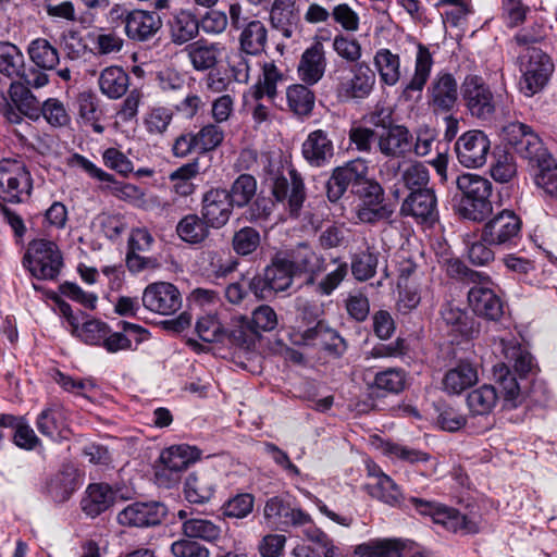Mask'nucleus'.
<instances>
[{
	"label": "nucleus",
	"mask_w": 557,
	"mask_h": 557,
	"mask_svg": "<svg viewBox=\"0 0 557 557\" xmlns=\"http://www.w3.org/2000/svg\"><path fill=\"white\" fill-rule=\"evenodd\" d=\"M448 274L474 284L468 292V301L474 313L494 321L503 315L504 306L500 298L493 289L481 284L487 278L486 275L469 269L459 260H454L448 264Z\"/></svg>",
	"instance_id": "nucleus-1"
},
{
	"label": "nucleus",
	"mask_w": 557,
	"mask_h": 557,
	"mask_svg": "<svg viewBox=\"0 0 557 557\" xmlns=\"http://www.w3.org/2000/svg\"><path fill=\"white\" fill-rule=\"evenodd\" d=\"M333 82L336 97L344 102L362 101L374 90L376 77L366 63L348 65L337 64L329 74Z\"/></svg>",
	"instance_id": "nucleus-2"
},
{
	"label": "nucleus",
	"mask_w": 557,
	"mask_h": 557,
	"mask_svg": "<svg viewBox=\"0 0 557 557\" xmlns=\"http://www.w3.org/2000/svg\"><path fill=\"white\" fill-rule=\"evenodd\" d=\"M456 186L462 194L458 212L466 219L481 222L493 212L491 201L492 183L478 174L465 173L456 178Z\"/></svg>",
	"instance_id": "nucleus-3"
},
{
	"label": "nucleus",
	"mask_w": 557,
	"mask_h": 557,
	"mask_svg": "<svg viewBox=\"0 0 557 557\" xmlns=\"http://www.w3.org/2000/svg\"><path fill=\"white\" fill-rule=\"evenodd\" d=\"M352 194L360 200L356 216L361 223L374 224L389 219L394 212L393 207L385 202L383 187L367 174L354 183Z\"/></svg>",
	"instance_id": "nucleus-4"
},
{
	"label": "nucleus",
	"mask_w": 557,
	"mask_h": 557,
	"mask_svg": "<svg viewBox=\"0 0 557 557\" xmlns=\"http://www.w3.org/2000/svg\"><path fill=\"white\" fill-rule=\"evenodd\" d=\"M33 178L25 162L20 158L0 160V201L22 203L29 199Z\"/></svg>",
	"instance_id": "nucleus-5"
},
{
	"label": "nucleus",
	"mask_w": 557,
	"mask_h": 557,
	"mask_svg": "<svg viewBox=\"0 0 557 557\" xmlns=\"http://www.w3.org/2000/svg\"><path fill=\"white\" fill-rule=\"evenodd\" d=\"M23 263L36 278L54 280L63 260L54 242L40 238L29 243Z\"/></svg>",
	"instance_id": "nucleus-6"
},
{
	"label": "nucleus",
	"mask_w": 557,
	"mask_h": 557,
	"mask_svg": "<svg viewBox=\"0 0 557 557\" xmlns=\"http://www.w3.org/2000/svg\"><path fill=\"white\" fill-rule=\"evenodd\" d=\"M520 59L521 78L519 87L527 97H532L547 84L554 71V65L550 58L535 47H528Z\"/></svg>",
	"instance_id": "nucleus-7"
},
{
	"label": "nucleus",
	"mask_w": 557,
	"mask_h": 557,
	"mask_svg": "<svg viewBox=\"0 0 557 557\" xmlns=\"http://www.w3.org/2000/svg\"><path fill=\"white\" fill-rule=\"evenodd\" d=\"M522 222L511 210H503L488 220L482 230L481 239L490 246L510 248L521 238Z\"/></svg>",
	"instance_id": "nucleus-8"
},
{
	"label": "nucleus",
	"mask_w": 557,
	"mask_h": 557,
	"mask_svg": "<svg viewBox=\"0 0 557 557\" xmlns=\"http://www.w3.org/2000/svg\"><path fill=\"white\" fill-rule=\"evenodd\" d=\"M461 96L470 114L480 120H490L496 109L495 97L479 75H467L461 84Z\"/></svg>",
	"instance_id": "nucleus-9"
},
{
	"label": "nucleus",
	"mask_w": 557,
	"mask_h": 557,
	"mask_svg": "<svg viewBox=\"0 0 557 557\" xmlns=\"http://www.w3.org/2000/svg\"><path fill=\"white\" fill-rule=\"evenodd\" d=\"M491 150L487 135L479 129L468 131L455 144L458 162L468 169L481 168L486 163Z\"/></svg>",
	"instance_id": "nucleus-10"
},
{
	"label": "nucleus",
	"mask_w": 557,
	"mask_h": 557,
	"mask_svg": "<svg viewBox=\"0 0 557 557\" xmlns=\"http://www.w3.org/2000/svg\"><path fill=\"white\" fill-rule=\"evenodd\" d=\"M263 518L268 525L280 531L292 527H305L311 517L300 508L293 507L281 496L270 497L263 508Z\"/></svg>",
	"instance_id": "nucleus-11"
},
{
	"label": "nucleus",
	"mask_w": 557,
	"mask_h": 557,
	"mask_svg": "<svg viewBox=\"0 0 557 557\" xmlns=\"http://www.w3.org/2000/svg\"><path fill=\"white\" fill-rule=\"evenodd\" d=\"M143 306L153 313L170 315L182 307V296L175 285L169 282L149 284L143 293Z\"/></svg>",
	"instance_id": "nucleus-12"
},
{
	"label": "nucleus",
	"mask_w": 557,
	"mask_h": 557,
	"mask_svg": "<svg viewBox=\"0 0 557 557\" xmlns=\"http://www.w3.org/2000/svg\"><path fill=\"white\" fill-rule=\"evenodd\" d=\"M272 195L277 202L286 203L292 215L297 216L306 200V187L301 175L288 170V176L276 175L272 184Z\"/></svg>",
	"instance_id": "nucleus-13"
},
{
	"label": "nucleus",
	"mask_w": 557,
	"mask_h": 557,
	"mask_svg": "<svg viewBox=\"0 0 557 557\" xmlns=\"http://www.w3.org/2000/svg\"><path fill=\"white\" fill-rule=\"evenodd\" d=\"M166 508L158 502L133 503L117 513V522L126 527L149 528L160 524Z\"/></svg>",
	"instance_id": "nucleus-14"
},
{
	"label": "nucleus",
	"mask_w": 557,
	"mask_h": 557,
	"mask_svg": "<svg viewBox=\"0 0 557 557\" xmlns=\"http://www.w3.org/2000/svg\"><path fill=\"white\" fill-rule=\"evenodd\" d=\"M377 150L389 159H404L412 152L413 136L405 125L396 124L376 135Z\"/></svg>",
	"instance_id": "nucleus-15"
},
{
	"label": "nucleus",
	"mask_w": 557,
	"mask_h": 557,
	"mask_svg": "<svg viewBox=\"0 0 557 557\" xmlns=\"http://www.w3.org/2000/svg\"><path fill=\"white\" fill-rule=\"evenodd\" d=\"M234 203L223 188H211L202 197L201 215L212 228H221L228 222Z\"/></svg>",
	"instance_id": "nucleus-16"
},
{
	"label": "nucleus",
	"mask_w": 557,
	"mask_h": 557,
	"mask_svg": "<svg viewBox=\"0 0 557 557\" xmlns=\"http://www.w3.org/2000/svg\"><path fill=\"white\" fill-rule=\"evenodd\" d=\"M153 242L154 239L147 228L138 227L132 230L126 253V267L131 272L137 273L145 269H154L158 267L157 259L140 255L149 251Z\"/></svg>",
	"instance_id": "nucleus-17"
},
{
	"label": "nucleus",
	"mask_w": 557,
	"mask_h": 557,
	"mask_svg": "<svg viewBox=\"0 0 557 557\" xmlns=\"http://www.w3.org/2000/svg\"><path fill=\"white\" fill-rule=\"evenodd\" d=\"M368 174V165L364 161L357 159L349 161L344 166L336 168L326 184V195L330 201H337L347 188H352L357 178Z\"/></svg>",
	"instance_id": "nucleus-18"
},
{
	"label": "nucleus",
	"mask_w": 557,
	"mask_h": 557,
	"mask_svg": "<svg viewBox=\"0 0 557 557\" xmlns=\"http://www.w3.org/2000/svg\"><path fill=\"white\" fill-rule=\"evenodd\" d=\"M161 27V17L156 12L131 10L124 32L128 39L144 42L151 39Z\"/></svg>",
	"instance_id": "nucleus-19"
},
{
	"label": "nucleus",
	"mask_w": 557,
	"mask_h": 557,
	"mask_svg": "<svg viewBox=\"0 0 557 557\" xmlns=\"http://www.w3.org/2000/svg\"><path fill=\"white\" fill-rule=\"evenodd\" d=\"M401 213L411 215L421 222H434L437 219V201L433 189H417L409 194L401 206Z\"/></svg>",
	"instance_id": "nucleus-20"
},
{
	"label": "nucleus",
	"mask_w": 557,
	"mask_h": 557,
	"mask_svg": "<svg viewBox=\"0 0 557 557\" xmlns=\"http://www.w3.org/2000/svg\"><path fill=\"white\" fill-rule=\"evenodd\" d=\"M304 159L315 168L324 166L334 157V145L327 132L315 129L307 136L301 146Z\"/></svg>",
	"instance_id": "nucleus-21"
},
{
	"label": "nucleus",
	"mask_w": 557,
	"mask_h": 557,
	"mask_svg": "<svg viewBox=\"0 0 557 557\" xmlns=\"http://www.w3.org/2000/svg\"><path fill=\"white\" fill-rule=\"evenodd\" d=\"M325 69L324 47L320 41H315L302 52L297 66L298 76L305 84L315 85L324 76Z\"/></svg>",
	"instance_id": "nucleus-22"
},
{
	"label": "nucleus",
	"mask_w": 557,
	"mask_h": 557,
	"mask_svg": "<svg viewBox=\"0 0 557 557\" xmlns=\"http://www.w3.org/2000/svg\"><path fill=\"white\" fill-rule=\"evenodd\" d=\"M429 92L430 103L436 111L449 112L458 99V85L450 73L441 72L431 83Z\"/></svg>",
	"instance_id": "nucleus-23"
},
{
	"label": "nucleus",
	"mask_w": 557,
	"mask_h": 557,
	"mask_svg": "<svg viewBox=\"0 0 557 557\" xmlns=\"http://www.w3.org/2000/svg\"><path fill=\"white\" fill-rule=\"evenodd\" d=\"M297 0H273L270 10L272 26L285 38L299 33V10Z\"/></svg>",
	"instance_id": "nucleus-24"
},
{
	"label": "nucleus",
	"mask_w": 557,
	"mask_h": 557,
	"mask_svg": "<svg viewBox=\"0 0 557 557\" xmlns=\"http://www.w3.org/2000/svg\"><path fill=\"white\" fill-rule=\"evenodd\" d=\"M433 63V57L429 48L419 44L414 59L413 74L401 90L400 96L404 100H411L414 92H422L430 78Z\"/></svg>",
	"instance_id": "nucleus-25"
},
{
	"label": "nucleus",
	"mask_w": 557,
	"mask_h": 557,
	"mask_svg": "<svg viewBox=\"0 0 557 557\" xmlns=\"http://www.w3.org/2000/svg\"><path fill=\"white\" fill-rule=\"evenodd\" d=\"M225 332V339L244 351L253 350L260 338V333L252 326L250 320L244 315L232 318L231 326Z\"/></svg>",
	"instance_id": "nucleus-26"
},
{
	"label": "nucleus",
	"mask_w": 557,
	"mask_h": 557,
	"mask_svg": "<svg viewBox=\"0 0 557 557\" xmlns=\"http://www.w3.org/2000/svg\"><path fill=\"white\" fill-rule=\"evenodd\" d=\"M115 500V493L106 483L89 484L86 490V495L82 499L81 505L83 511L95 518L110 508Z\"/></svg>",
	"instance_id": "nucleus-27"
},
{
	"label": "nucleus",
	"mask_w": 557,
	"mask_h": 557,
	"mask_svg": "<svg viewBox=\"0 0 557 557\" xmlns=\"http://www.w3.org/2000/svg\"><path fill=\"white\" fill-rule=\"evenodd\" d=\"M478 380L475 367L468 361H461L445 373L443 387L448 394L458 395L474 385Z\"/></svg>",
	"instance_id": "nucleus-28"
},
{
	"label": "nucleus",
	"mask_w": 557,
	"mask_h": 557,
	"mask_svg": "<svg viewBox=\"0 0 557 557\" xmlns=\"http://www.w3.org/2000/svg\"><path fill=\"white\" fill-rule=\"evenodd\" d=\"M373 65L380 82L388 87L396 86L401 78V61L397 53L387 48L379 49L373 57Z\"/></svg>",
	"instance_id": "nucleus-29"
},
{
	"label": "nucleus",
	"mask_w": 557,
	"mask_h": 557,
	"mask_svg": "<svg viewBox=\"0 0 557 557\" xmlns=\"http://www.w3.org/2000/svg\"><path fill=\"white\" fill-rule=\"evenodd\" d=\"M283 81L284 74L274 62L264 63L261 75L250 88L252 99L260 101L267 97L270 101H273L277 96V84Z\"/></svg>",
	"instance_id": "nucleus-30"
},
{
	"label": "nucleus",
	"mask_w": 557,
	"mask_h": 557,
	"mask_svg": "<svg viewBox=\"0 0 557 557\" xmlns=\"http://www.w3.org/2000/svg\"><path fill=\"white\" fill-rule=\"evenodd\" d=\"M100 91L109 99H120L129 87V75L117 65L103 69L98 78Z\"/></svg>",
	"instance_id": "nucleus-31"
},
{
	"label": "nucleus",
	"mask_w": 557,
	"mask_h": 557,
	"mask_svg": "<svg viewBox=\"0 0 557 557\" xmlns=\"http://www.w3.org/2000/svg\"><path fill=\"white\" fill-rule=\"evenodd\" d=\"M432 520L434 523L443 525L448 531H460L466 534L479 532V527L475 521L461 515L457 509L441 504H438L434 511Z\"/></svg>",
	"instance_id": "nucleus-32"
},
{
	"label": "nucleus",
	"mask_w": 557,
	"mask_h": 557,
	"mask_svg": "<svg viewBox=\"0 0 557 557\" xmlns=\"http://www.w3.org/2000/svg\"><path fill=\"white\" fill-rule=\"evenodd\" d=\"M171 39L176 45H183L194 39L199 33L197 17L187 10H181L169 22Z\"/></svg>",
	"instance_id": "nucleus-33"
},
{
	"label": "nucleus",
	"mask_w": 557,
	"mask_h": 557,
	"mask_svg": "<svg viewBox=\"0 0 557 557\" xmlns=\"http://www.w3.org/2000/svg\"><path fill=\"white\" fill-rule=\"evenodd\" d=\"M443 322L450 327L451 333L461 337H472L476 334L475 321L463 310L451 304L445 305L441 310Z\"/></svg>",
	"instance_id": "nucleus-34"
},
{
	"label": "nucleus",
	"mask_w": 557,
	"mask_h": 557,
	"mask_svg": "<svg viewBox=\"0 0 557 557\" xmlns=\"http://www.w3.org/2000/svg\"><path fill=\"white\" fill-rule=\"evenodd\" d=\"M239 30L238 40L240 50L250 55H257L263 51L267 45L268 30L260 20H251L249 24H246V26Z\"/></svg>",
	"instance_id": "nucleus-35"
},
{
	"label": "nucleus",
	"mask_w": 557,
	"mask_h": 557,
	"mask_svg": "<svg viewBox=\"0 0 557 557\" xmlns=\"http://www.w3.org/2000/svg\"><path fill=\"white\" fill-rule=\"evenodd\" d=\"M77 488V470L72 465H64L51 479L48 490L58 503L66 502Z\"/></svg>",
	"instance_id": "nucleus-36"
},
{
	"label": "nucleus",
	"mask_w": 557,
	"mask_h": 557,
	"mask_svg": "<svg viewBox=\"0 0 557 557\" xmlns=\"http://www.w3.org/2000/svg\"><path fill=\"white\" fill-rule=\"evenodd\" d=\"M199 458V449L183 444L164 449L160 455V465L183 473L190 463Z\"/></svg>",
	"instance_id": "nucleus-37"
},
{
	"label": "nucleus",
	"mask_w": 557,
	"mask_h": 557,
	"mask_svg": "<svg viewBox=\"0 0 557 557\" xmlns=\"http://www.w3.org/2000/svg\"><path fill=\"white\" fill-rule=\"evenodd\" d=\"M211 225L197 214H187L176 225L177 236L190 245L201 244L209 236Z\"/></svg>",
	"instance_id": "nucleus-38"
},
{
	"label": "nucleus",
	"mask_w": 557,
	"mask_h": 557,
	"mask_svg": "<svg viewBox=\"0 0 557 557\" xmlns=\"http://www.w3.org/2000/svg\"><path fill=\"white\" fill-rule=\"evenodd\" d=\"M307 84H294L286 89V99L289 110L298 116L311 114L315 96Z\"/></svg>",
	"instance_id": "nucleus-39"
},
{
	"label": "nucleus",
	"mask_w": 557,
	"mask_h": 557,
	"mask_svg": "<svg viewBox=\"0 0 557 557\" xmlns=\"http://www.w3.org/2000/svg\"><path fill=\"white\" fill-rule=\"evenodd\" d=\"M404 544L396 539H375L356 547L359 557H403Z\"/></svg>",
	"instance_id": "nucleus-40"
},
{
	"label": "nucleus",
	"mask_w": 557,
	"mask_h": 557,
	"mask_svg": "<svg viewBox=\"0 0 557 557\" xmlns=\"http://www.w3.org/2000/svg\"><path fill=\"white\" fill-rule=\"evenodd\" d=\"M11 101L17 110L33 121H38L40 101L22 82H12L9 89Z\"/></svg>",
	"instance_id": "nucleus-41"
},
{
	"label": "nucleus",
	"mask_w": 557,
	"mask_h": 557,
	"mask_svg": "<svg viewBox=\"0 0 557 557\" xmlns=\"http://www.w3.org/2000/svg\"><path fill=\"white\" fill-rule=\"evenodd\" d=\"M293 264L295 275L297 273H307L310 275L308 282L313 281V275L323 270V259L318 256L308 245L300 244L293 252Z\"/></svg>",
	"instance_id": "nucleus-42"
},
{
	"label": "nucleus",
	"mask_w": 557,
	"mask_h": 557,
	"mask_svg": "<svg viewBox=\"0 0 557 557\" xmlns=\"http://www.w3.org/2000/svg\"><path fill=\"white\" fill-rule=\"evenodd\" d=\"M502 352L509 369H513L519 377L525 376L532 369V356L513 341H500Z\"/></svg>",
	"instance_id": "nucleus-43"
},
{
	"label": "nucleus",
	"mask_w": 557,
	"mask_h": 557,
	"mask_svg": "<svg viewBox=\"0 0 557 557\" xmlns=\"http://www.w3.org/2000/svg\"><path fill=\"white\" fill-rule=\"evenodd\" d=\"M374 479L373 483L367 484L369 494L379 500L389 505L396 506L400 503L401 493L394 481L385 473H371Z\"/></svg>",
	"instance_id": "nucleus-44"
},
{
	"label": "nucleus",
	"mask_w": 557,
	"mask_h": 557,
	"mask_svg": "<svg viewBox=\"0 0 557 557\" xmlns=\"http://www.w3.org/2000/svg\"><path fill=\"white\" fill-rule=\"evenodd\" d=\"M263 272L269 284L276 293L286 290L292 285L293 277L295 276L293 264H290L289 260L280 257L274 258Z\"/></svg>",
	"instance_id": "nucleus-45"
},
{
	"label": "nucleus",
	"mask_w": 557,
	"mask_h": 557,
	"mask_svg": "<svg viewBox=\"0 0 557 557\" xmlns=\"http://www.w3.org/2000/svg\"><path fill=\"white\" fill-rule=\"evenodd\" d=\"M498 394L494 386L482 385L467 396V406L474 416H485L492 412L497 404Z\"/></svg>",
	"instance_id": "nucleus-46"
},
{
	"label": "nucleus",
	"mask_w": 557,
	"mask_h": 557,
	"mask_svg": "<svg viewBox=\"0 0 557 557\" xmlns=\"http://www.w3.org/2000/svg\"><path fill=\"white\" fill-rule=\"evenodd\" d=\"M221 527L208 519L190 518L183 521L182 533L188 539L215 542L221 537Z\"/></svg>",
	"instance_id": "nucleus-47"
},
{
	"label": "nucleus",
	"mask_w": 557,
	"mask_h": 557,
	"mask_svg": "<svg viewBox=\"0 0 557 557\" xmlns=\"http://www.w3.org/2000/svg\"><path fill=\"white\" fill-rule=\"evenodd\" d=\"M186 52L193 67L197 71L212 69L218 62L219 49L214 44L199 40L188 45Z\"/></svg>",
	"instance_id": "nucleus-48"
},
{
	"label": "nucleus",
	"mask_w": 557,
	"mask_h": 557,
	"mask_svg": "<svg viewBox=\"0 0 557 557\" xmlns=\"http://www.w3.org/2000/svg\"><path fill=\"white\" fill-rule=\"evenodd\" d=\"M77 112L79 119L85 123L91 125L94 131L101 134L104 127L99 124L101 111L99 110L98 99L91 91H83L77 96Z\"/></svg>",
	"instance_id": "nucleus-49"
},
{
	"label": "nucleus",
	"mask_w": 557,
	"mask_h": 557,
	"mask_svg": "<svg viewBox=\"0 0 557 557\" xmlns=\"http://www.w3.org/2000/svg\"><path fill=\"white\" fill-rule=\"evenodd\" d=\"M184 493L189 503L205 504L213 496L214 488L208 476L190 473L185 481Z\"/></svg>",
	"instance_id": "nucleus-50"
},
{
	"label": "nucleus",
	"mask_w": 557,
	"mask_h": 557,
	"mask_svg": "<svg viewBox=\"0 0 557 557\" xmlns=\"http://www.w3.org/2000/svg\"><path fill=\"white\" fill-rule=\"evenodd\" d=\"M30 60L41 70H52L59 63L58 50L44 38L33 40L28 46Z\"/></svg>",
	"instance_id": "nucleus-51"
},
{
	"label": "nucleus",
	"mask_w": 557,
	"mask_h": 557,
	"mask_svg": "<svg viewBox=\"0 0 557 557\" xmlns=\"http://www.w3.org/2000/svg\"><path fill=\"white\" fill-rule=\"evenodd\" d=\"M493 375L500 387L505 401L510 403L512 407H516L517 400L520 397V386L517 376L511 373L509 366L505 362L496 364L494 367Z\"/></svg>",
	"instance_id": "nucleus-52"
},
{
	"label": "nucleus",
	"mask_w": 557,
	"mask_h": 557,
	"mask_svg": "<svg viewBox=\"0 0 557 557\" xmlns=\"http://www.w3.org/2000/svg\"><path fill=\"white\" fill-rule=\"evenodd\" d=\"M38 120L44 117L52 127H65L71 123V115L65 104L58 98H48L38 108Z\"/></svg>",
	"instance_id": "nucleus-53"
},
{
	"label": "nucleus",
	"mask_w": 557,
	"mask_h": 557,
	"mask_svg": "<svg viewBox=\"0 0 557 557\" xmlns=\"http://www.w3.org/2000/svg\"><path fill=\"white\" fill-rule=\"evenodd\" d=\"M227 193L235 207H246L256 196L257 181L250 174H242L233 182Z\"/></svg>",
	"instance_id": "nucleus-54"
},
{
	"label": "nucleus",
	"mask_w": 557,
	"mask_h": 557,
	"mask_svg": "<svg viewBox=\"0 0 557 557\" xmlns=\"http://www.w3.org/2000/svg\"><path fill=\"white\" fill-rule=\"evenodd\" d=\"M515 152L521 158L529 160L533 165L540 162H546V158L550 157L544 148L541 138L532 131L520 144L513 148Z\"/></svg>",
	"instance_id": "nucleus-55"
},
{
	"label": "nucleus",
	"mask_w": 557,
	"mask_h": 557,
	"mask_svg": "<svg viewBox=\"0 0 557 557\" xmlns=\"http://www.w3.org/2000/svg\"><path fill=\"white\" fill-rule=\"evenodd\" d=\"M24 57L18 48L10 42H0V73L8 77L20 75Z\"/></svg>",
	"instance_id": "nucleus-56"
},
{
	"label": "nucleus",
	"mask_w": 557,
	"mask_h": 557,
	"mask_svg": "<svg viewBox=\"0 0 557 557\" xmlns=\"http://www.w3.org/2000/svg\"><path fill=\"white\" fill-rule=\"evenodd\" d=\"M332 48L335 53L347 63L351 65L361 63L362 47L355 37L338 34L333 39Z\"/></svg>",
	"instance_id": "nucleus-57"
},
{
	"label": "nucleus",
	"mask_w": 557,
	"mask_h": 557,
	"mask_svg": "<svg viewBox=\"0 0 557 557\" xmlns=\"http://www.w3.org/2000/svg\"><path fill=\"white\" fill-rule=\"evenodd\" d=\"M377 252L368 248L355 255L351 261V272L358 281H367L375 275Z\"/></svg>",
	"instance_id": "nucleus-58"
},
{
	"label": "nucleus",
	"mask_w": 557,
	"mask_h": 557,
	"mask_svg": "<svg viewBox=\"0 0 557 557\" xmlns=\"http://www.w3.org/2000/svg\"><path fill=\"white\" fill-rule=\"evenodd\" d=\"M196 331L200 339L207 343H223L226 332L215 315L208 314L198 319Z\"/></svg>",
	"instance_id": "nucleus-59"
},
{
	"label": "nucleus",
	"mask_w": 557,
	"mask_h": 557,
	"mask_svg": "<svg viewBox=\"0 0 557 557\" xmlns=\"http://www.w3.org/2000/svg\"><path fill=\"white\" fill-rule=\"evenodd\" d=\"M253 504V495L249 493H242L225 502L221 510L224 517L232 519H244L251 513Z\"/></svg>",
	"instance_id": "nucleus-60"
},
{
	"label": "nucleus",
	"mask_w": 557,
	"mask_h": 557,
	"mask_svg": "<svg viewBox=\"0 0 557 557\" xmlns=\"http://www.w3.org/2000/svg\"><path fill=\"white\" fill-rule=\"evenodd\" d=\"M260 242V233L253 227L245 226L235 232L232 245L237 255L248 256L257 250Z\"/></svg>",
	"instance_id": "nucleus-61"
},
{
	"label": "nucleus",
	"mask_w": 557,
	"mask_h": 557,
	"mask_svg": "<svg viewBox=\"0 0 557 557\" xmlns=\"http://www.w3.org/2000/svg\"><path fill=\"white\" fill-rule=\"evenodd\" d=\"M173 120V112L165 107L151 108L144 120V124L149 134L162 135L166 132Z\"/></svg>",
	"instance_id": "nucleus-62"
},
{
	"label": "nucleus",
	"mask_w": 557,
	"mask_h": 557,
	"mask_svg": "<svg viewBox=\"0 0 557 557\" xmlns=\"http://www.w3.org/2000/svg\"><path fill=\"white\" fill-rule=\"evenodd\" d=\"M198 152L206 153L216 149L224 139V131L221 126L209 123L202 126L197 133Z\"/></svg>",
	"instance_id": "nucleus-63"
},
{
	"label": "nucleus",
	"mask_w": 557,
	"mask_h": 557,
	"mask_svg": "<svg viewBox=\"0 0 557 557\" xmlns=\"http://www.w3.org/2000/svg\"><path fill=\"white\" fill-rule=\"evenodd\" d=\"M539 172L535 175V182L545 193L557 197V165L554 160L548 157L543 164L540 162L535 165Z\"/></svg>",
	"instance_id": "nucleus-64"
}]
</instances>
